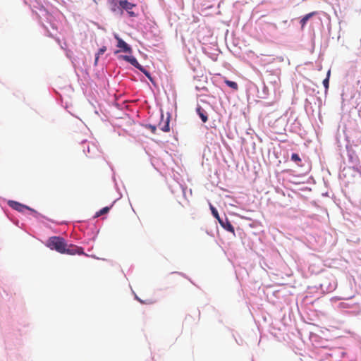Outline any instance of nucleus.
<instances>
[{
    "label": "nucleus",
    "mask_w": 361,
    "mask_h": 361,
    "mask_svg": "<svg viewBox=\"0 0 361 361\" xmlns=\"http://www.w3.org/2000/svg\"><path fill=\"white\" fill-rule=\"evenodd\" d=\"M176 274L182 276L181 274H180V273H176Z\"/></svg>",
    "instance_id": "obj_18"
},
{
    "label": "nucleus",
    "mask_w": 361,
    "mask_h": 361,
    "mask_svg": "<svg viewBox=\"0 0 361 361\" xmlns=\"http://www.w3.org/2000/svg\"><path fill=\"white\" fill-rule=\"evenodd\" d=\"M161 119H163L164 118V115L161 114Z\"/></svg>",
    "instance_id": "obj_17"
},
{
    "label": "nucleus",
    "mask_w": 361,
    "mask_h": 361,
    "mask_svg": "<svg viewBox=\"0 0 361 361\" xmlns=\"http://www.w3.org/2000/svg\"><path fill=\"white\" fill-rule=\"evenodd\" d=\"M146 128L149 129L152 133H155L157 130V127L153 125H147Z\"/></svg>",
    "instance_id": "obj_16"
},
{
    "label": "nucleus",
    "mask_w": 361,
    "mask_h": 361,
    "mask_svg": "<svg viewBox=\"0 0 361 361\" xmlns=\"http://www.w3.org/2000/svg\"><path fill=\"white\" fill-rule=\"evenodd\" d=\"M110 208L109 207H105L104 208H102V209H100L99 212H97L95 214V217H99L103 214H105L106 213L109 212V211L110 210Z\"/></svg>",
    "instance_id": "obj_10"
},
{
    "label": "nucleus",
    "mask_w": 361,
    "mask_h": 361,
    "mask_svg": "<svg viewBox=\"0 0 361 361\" xmlns=\"http://www.w3.org/2000/svg\"><path fill=\"white\" fill-rule=\"evenodd\" d=\"M124 61L129 62L131 65L139 69L148 78L151 79L149 73L142 66L137 59L133 56H121Z\"/></svg>",
    "instance_id": "obj_2"
},
{
    "label": "nucleus",
    "mask_w": 361,
    "mask_h": 361,
    "mask_svg": "<svg viewBox=\"0 0 361 361\" xmlns=\"http://www.w3.org/2000/svg\"><path fill=\"white\" fill-rule=\"evenodd\" d=\"M210 209H211V211H212V213L213 214V216L219 221V219H221L219 215V213L217 212V210L212 205L210 204Z\"/></svg>",
    "instance_id": "obj_14"
},
{
    "label": "nucleus",
    "mask_w": 361,
    "mask_h": 361,
    "mask_svg": "<svg viewBox=\"0 0 361 361\" xmlns=\"http://www.w3.org/2000/svg\"><path fill=\"white\" fill-rule=\"evenodd\" d=\"M118 5L122 11H126L130 17H136L137 16V13L132 11L133 8L136 7L135 4H132L128 1H118Z\"/></svg>",
    "instance_id": "obj_3"
},
{
    "label": "nucleus",
    "mask_w": 361,
    "mask_h": 361,
    "mask_svg": "<svg viewBox=\"0 0 361 361\" xmlns=\"http://www.w3.org/2000/svg\"><path fill=\"white\" fill-rule=\"evenodd\" d=\"M169 121L170 118L167 117L163 125L161 124V123H159V128L164 132H169L170 130Z\"/></svg>",
    "instance_id": "obj_9"
},
{
    "label": "nucleus",
    "mask_w": 361,
    "mask_h": 361,
    "mask_svg": "<svg viewBox=\"0 0 361 361\" xmlns=\"http://www.w3.org/2000/svg\"><path fill=\"white\" fill-rule=\"evenodd\" d=\"M106 48L104 46L99 49L98 53L97 54V56L95 58V63L97 62L99 56L100 55H102L106 51Z\"/></svg>",
    "instance_id": "obj_13"
},
{
    "label": "nucleus",
    "mask_w": 361,
    "mask_h": 361,
    "mask_svg": "<svg viewBox=\"0 0 361 361\" xmlns=\"http://www.w3.org/2000/svg\"><path fill=\"white\" fill-rule=\"evenodd\" d=\"M316 14H317V12H311V13H307L305 16H304L302 17V18L300 20V24H301L302 28H303L305 26L307 20L312 16H315Z\"/></svg>",
    "instance_id": "obj_8"
},
{
    "label": "nucleus",
    "mask_w": 361,
    "mask_h": 361,
    "mask_svg": "<svg viewBox=\"0 0 361 361\" xmlns=\"http://www.w3.org/2000/svg\"><path fill=\"white\" fill-rule=\"evenodd\" d=\"M331 74V71L329 70L327 72L326 78L323 80V85L326 90L329 88V77Z\"/></svg>",
    "instance_id": "obj_12"
},
{
    "label": "nucleus",
    "mask_w": 361,
    "mask_h": 361,
    "mask_svg": "<svg viewBox=\"0 0 361 361\" xmlns=\"http://www.w3.org/2000/svg\"><path fill=\"white\" fill-rule=\"evenodd\" d=\"M115 38L117 40V47L121 49L123 52L129 54L132 52L131 47L126 42L121 39L118 35H115Z\"/></svg>",
    "instance_id": "obj_5"
},
{
    "label": "nucleus",
    "mask_w": 361,
    "mask_h": 361,
    "mask_svg": "<svg viewBox=\"0 0 361 361\" xmlns=\"http://www.w3.org/2000/svg\"><path fill=\"white\" fill-rule=\"evenodd\" d=\"M225 83L230 87H231L233 90H238V85L235 82L231 81L228 80H225Z\"/></svg>",
    "instance_id": "obj_11"
},
{
    "label": "nucleus",
    "mask_w": 361,
    "mask_h": 361,
    "mask_svg": "<svg viewBox=\"0 0 361 361\" xmlns=\"http://www.w3.org/2000/svg\"><path fill=\"white\" fill-rule=\"evenodd\" d=\"M196 111L203 123H206L208 121L207 112L202 107L197 106Z\"/></svg>",
    "instance_id": "obj_7"
},
{
    "label": "nucleus",
    "mask_w": 361,
    "mask_h": 361,
    "mask_svg": "<svg viewBox=\"0 0 361 361\" xmlns=\"http://www.w3.org/2000/svg\"><path fill=\"white\" fill-rule=\"evenodd\" d=\"M47 246L51 250H54L61 254L85 255L84 249L72 244H67L66 240L59 236L50 237L47 243Z\"/></svg>",
    "instance_id": "obj_1"
},
{
    "label": "nucleus",
    "mask_w": 361,
    "mask_h": 361,
    "mask_svg": "<svg viewBox=\"0 0 361 361\" xmlns=\"http://www.w3.org/2000/svg\"><path fill=\"white\" fill-rule=\"evenodd\" d=\"M291 160L297 164L301 161V159L298 154L293 153L291 155Z\"/></svg>",
    "instance_id": "obj_15"
},
{
    "label": "nucleus",
    "mask_w": 361,
    "mask_h": 361,
    "mask_svg": "<svg viewBox=\"0 0 361 361\" xmlns=\"http://www.w3.org/2000/svg\"><path fill=\"white\" fill-rule=\"evenodd\" d=\"M219 222L224 229L234 233V228L227 218L225 220L219 219Z\"/></svg>",
    "instance_id": "obj_6"
},
{
    "label": "nucleus",
    "mask_w": 361,
    "mask_h": 361,
    "mask_svg": "<svg viewBox=\"0 0 361 361\" xmlns=\"http://www.w3.org/2000/svg\"><path fill=\"white\" fill-rule=\"evenodd\" d=\"M8 204L10 207L19 212H24L25 210H29L32 212H35L33 209L14 200H8Z\"/></svg>",
    "instance_id": "obj_4"
}]
</instances>
